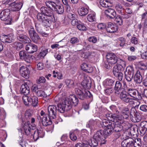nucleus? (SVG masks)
<instances>
[{
	"mask_svg": "<svg viewBox=\"0 0 147 147\" xmlns=\"http://www.w3.org/2000/svg\"><path fill=\"white\" fill-rule=\"evenodd\" d=\"M35 127V125H32L29 122H23L21 125V130L24 131L27 136H30L31 134L34 140L36 141L39 137L42 138L44 136V133L41 130L34 131L33 129Z\"/></svg>",
	"mask_w": 147,
	"mask_h": 147,
	"instance_id": "1",
	"label": "nucleus"
},
{
	"mask_svg": "<svg viewBox=\"0 0 147 147\" xmlns=\"http://www.w3.org/2000/svg\"><path fill=\"white\" fill-rule=\"evenodd\" d=\"M123 122V120L118 118V119H115V121L113 122V125L114 127H113V131L115 132H118L117 134H116V136L117 138H118L120 136L121 134L119 133L123 129V126L121 125Z\"/></svg>",
	"mask_w": 147,
	"mask_h": 147,
	"instance_id": "2",
	"label": "nucleus"
},
{
	"mask_svg": "<svg viewBox=\"0 0 147 147\" xmlns=\"http://www.w3.org/2000/svg\"><path fill=\"white\" fill-rule=\"evenodd\" d=\"M52 11L48 8L45 7H42L40 8L41 13L47 17L49 20L54 23L55 22L56 20Z\"/></svg>",
	"mask_w": 147,
	"mask_h": 147,
	"instance_id": "3",
	"label": "nucleus"
},
{
	"mask_svg": "<svg viewBox=\"0 0 147 147\" xmlns=\"http://www.w3.org/2000/svg\"><path fill=\"white\" fill-rule=\"evenodd\" d=\"M102 124L105 128L104 130L105 135L107 136L111 134L113 130L112 122L107 120L104 119Z\"/></svg>",
	"mask_w": 147,
	"mask_h": 147,
	"instance_id": "4",
	"label": "nucleus"
},
{
	"mask_svg": "<svg viewBox=\"0 0 147 147\" xmlns=\"http://www.w3.org/2000/svg\"><path fill=\"white\" fill-rule=\"evenodd\" d=\"M64 100L68 105V109H71L72 105L76 106L78 102V98L74 95H70L68 98H66Z\"/></svg>",
	"mask_w": 147,
	"mask_h": 147,
	"instance_id": "5",
	"label": "nucleus"
},
{
	"mask_svg": "<svg viewBox=\"0 0 147 147\" xmlns=\"http://www.w3.org/2000/svg\"><path fill=\"white\" fill-rule=\"evenodd\" d=\"M28 32L29 36L32 41L34 43H37L40 40V38L33 26L30 27V28H28Z\"/></svg>",
	"mask_w": 147,
	"mask_h": 147,
	"instance_id": "6",
	"label": "nucleus"
},
{
	"mask_svg": "<svg viewBox=\"0 0 147 147\" xmlns=\"http://www.w3.org/2000/svg\"><path fill=\"white\" fill-rule=\"evenodd\" d=\"M104 136H106L105 134L104 131L102 130L97 131L94 136V139L97 140L100 142V145L104 144L106 142L105 138Z\"/></svg>",
	"mask_w": 147,
	"mask_h": 147,
	"instance_id": "7",
	"label": "nucleus"
},
{
	"mask_svg": "<svg viewBox=\"0 0 147 147\" xmlns=\"http://www.w3.org/2000/svg\"><path fill=\"white\" fill-rule=\"evenodd\" d=\"M134 73V68L132 66H128L126 67L125 71V77L128 82H130L132 81Z\"/></svg>",
	"mask_w": 147,
	"mask_h": 147,
	"instance_id": "8",
	"label": "nucleus"
},
{
	"mask_svg": "<svg viewBox=\"0 0 147 147\" xmlns=\"http://www.w3.org/2000/svg\"><path fill=\"white\" fill-rule=\"evenodd\" d=\"M37 17L38 20L42 22L43 25L45 26L49 27L52 23L51 21L48 20V18L46 16L41 13L38 14Z\"/></svg>",
	"mask_w": 147,
	"mask_h": 147,
	"instance_id": "9",
	"label": "nucleus"
},
{
	"mask_svg": "<svg viewBox=\"0 0 147 147\" xmlns=\"http://www.w3.org/2000/svg\"><path fill=\"white\" fill-rule=\"evenodd\" d=\"M107 61L108 63L112 65L116 63L117 61V57L114 53H110L106 55Z\"/></svg>",
	"mask_w": 147,
	"mask_h": 147,
	"instance_id": "10",
	"label": "nucleus"
},
{
	"mask_svg": "<svg viewBox=\"0 0 147 147\" xmlns=\"http://www.w3.org/2000/svg\"><path fill=\"white\" fill-rule=\"evenodd\" d=\"M75 91L76 94L78 95L79 98L81 100L84 99L87 96H88L89 97L92 96L90 92L88 91L84 92L80 89L76 88Z\"/></svg>",
	"mask_w": 147,
	"mask_h": 147,
	"instance_id": "11",
	"label": "nucleus"
},
{
	"mask_svg": "<svg viewBox=\"0 0 147 147\" xmlns=\"http://www.w3.org/2000/svg\"><path fill=\"white\" fill-rule=\"evenodd\" d=\"M67 106L68 105H67V103L64 99L61 103L57 105V111L60 113H63L65 111H67L70 109H68Z\"/></svg>",
	"mask_w": 147,
	"mask_h": 147,
	"instance_id": "12",
	"label": "nucleus"
},
{
	"mask_svg": "<svg viewBox=\"0 0 147 147\" xmlns=\"http://www.w3.org/2000/svg\"><path fill=\"white\" fill-rule=\"evenodd\" d=\"M120 99L125 102H128L131 105L134 104V99L130 98L127 95L125 92L122 91L120 94Z\"/></svg>",
	"mask_w": 147,
	"mask_h": 147,
	"instance_id": "13",
	"label": "nucleus"
},
{
	"mask_svg": "<svg viewBox=\"0 0 147 147\" xmlns=\"http://www.w3.org/2000/svg\"><path fill=\"white\" fill-rule=\"evenodd\" d=\"M19 71L21 76L26 79L29 77L30 71L26 65H22L20 68Z\"/></svg>",
	"mask_w": 147,
	"mask_h": 147,
	"instance_id": "14",
	"label": "nucleus"
},
{
	"mask_svg": "<svg viewBox=\"0 0 147 147\" xmlns=\"http://www.w3.org/2000/svg\"><path fill=\"white\" fill-rule=\"evenodd\" d=\"M57 107L55 106L50 105L48 109V114L50 119H54L55 117Z\"/></svg>",
	"mask_w": 147,
	"mask_h": 147,
	"instance_id": "15",
	"label": "nucleus"
},
{
	"mask_svg": "<svg viewBox=\"0 0 147 147\" xmlns=\"http://www.w3.org/2000/svg\"><path fill=\"white\" fill-rule=\"evenodd\" d=\"M118 118L123 120L124 119H127L129 116V111L128 108H123L121 112H119Z\"/></svg>",
	"mask_w": 147,
	"mask_h": 147,
	"instance_id": "16",
	"label": "nucleus"
},
{
	"mask_svg": "<svg viewBox=\"0 0 147 147\" xmlns=\"http://www.w3.org/2000/svg\"><path fill=\"white\" fill-rule=\"evenodd\" d=\"M38 119H40L39 122H40L41 121L42 125L44 126H47L52 124V121L49 117H47L44 115L43 117H41L39 116L38 117Z\"/></svg>",
	"mask_w": 147,
	"mask_h": 147,
	"instance_id": "17",
	"label": "nucleus"
},
{
	"mask_svg": "<svg viewBox=\"0 0 147 147\" xmlns=\"http://www.w3.org/2000/svg\"><path fill=\"white\" fill-rule=\"evenodd\" d=\"M26 49L29 53H32L37 51L38 47L34 44L30 43L26 45Z\"/></svg>",
	"mask_w": 147,
	"mask_h": 147,
	"instance_id": "18",
	"label": "nucleus"
},
{
	"mask_svg": "<svg viewBox=\"0 0 147 147\" xmlns=\"http://www.w3.org/2000/svg\"><path fill=\"white\" fill-rule=\"evenodd\" d=\"M0 39L3 43H11L13 41V37L12 34L2 36L0 37Z\"/></svg>",
	"mask_w": 147,
	"mask_h": 147,
	"instance_id": "19",
	"label": "nucleus"
},
{
	"mask_svg": "<svg viewBox=\"0 0 147 147\" xmlns=\"http://www.w3.org/2000/svg\"><path fill=\"white\" fill-rule=\"evenodd\" d=\"M141 68H140L138 70L134 75V82L137 84H140L142 81V77L141 74Z\"/></svg>",
	"mask_w": 147,
	"mask_h": 147,
	"instance_id": "20",
	"label": "nucleus"
},
{
	"mask_svg": "<svg viewBox=\"0 0 147 147\" xmlns=\"http://www.w3.org/2000/svg\"><path fill=\"white\" fill-rule=\"evenodd\" d=\"M117 30V26L114 25L111 22L108 23L106 27V30L107 32L110 33H113Z\"/></svg>",
	"mask_w": 147,
	"mask_h": 147,
	"instance_id": "21",
	"label": "nucleus"
},
{
	"mask_svg": "<svg viewBox=\"0 0 147 147\" xmlns=\"http://www.w3.org/2000/svg\"><path fill=\"white\" fill-rule=\"evenodd\" d=\"M29 105L31 104L33 106H36L38 103V99L37 97L34 95L33 93H31L30 94Z\"/></svg>",
	"mask_w": 147,
	"mask_h": 147,
	"instance_id": "22",
	"label": "nucleus"
},
{
	"mask_svg": "<svg viewBox=\"0 0 147 147\" xmlns=\"http://www.w3.org/2000/svg\"><path fill=\"white\" fill-rule=\"evenodd\" d=\"M9 10L7 9L2 11L0 14V18L2 20H7L9 18Z\"/></svg>",
	"mask_w": 147,
	"mask_h": 147,
	"instance_id": "23",
	"label": "nucleus"
},
{
	"mask_svg": "<svg viewBox=\"0 0 147 147\" xmlns=\"http://www.w3.org/2000/svg\"><path fill=\"white\" fill-rule=\"evenodd\" d=\"M140 125L141 127L140 129V131L141 136H143L147 131V121L142 122Z\"/></svg>",
	"mask_w": 147,
	"mask_h": 147,
	"instance_id": "24",
	"label": "nucleus"
},
{
	"mask_svg": "<svg viewBox=\"0 0 147 147\" xmlns=\"http://www.w3.org/2000/svg\"><path fill=\"white\" fill-rule=\"evenodd\" d=\"M89 11L88 7L84 6L79 9H78V13L80 16H84L88 13Z\"/></svg>",
	"mask_w": 147,
	"mask_h": 147,
	"instance_id": "25",
	"label": "nucleus"
},
{
	"mask_svg": "<svg viewBox=\"0 0 147 147\" xmlns=\"http://www.w3.org/2000/svg\"><path fill=\"white\" fill-rule=\"evenodd\" d=\"M105 13L106 15L111 18H113L116 16V12L114 9L112 8H108L105 10Z\"/></svg>",
	"mask_w": 147,
	"mask_h": 147,
	"instance_id": "26",
	"label": "nucleus"
},
{
	"mask_svg": "<svg viewBox=\"0 0 147 147\" xmlns=\"http://www.w3.org/2000/svg\"><path fill=\"white\" fill-rule=\"evenodd\" d=\"M21 93L24 95H27L30 92V89L26 84H23L20 88Z\"/></svg>",
	"mask_w": 147,
	"mask_h": 147,
	"instance_id": "27",
	"label": "nucleus"
},
{
	"mask_svg": "<svg viewBox=\"0 0 147 147\" xmlns=\"http://www.w3.org/2000/svg\"><path fill=\"white\" fill-rule=\"evenodd\" d=\"M40 52L38 55V56L40 58L44 57L48 53V49L45 47H41L40 48Z\"/></svg>",
	"mask_w": 147,
	"mask_h": 147,
	"instance_id": "28",
	"label": "nucleus"
},
{
	"mask_svg": "<svg viewBox=\"0 0 147 147\" xmlns=\"http://www.w3.org/2000/svg\"><path fill=\"white\" fill-rule=\"evenodd\" d=\"M128 94L131 96L135 98H137L138 96V91L136 89L129 88L127 90Z\"/></svg>",
	"mask_w": 147,
	"mask_h": 147,
	"instance_id": "29",
	"label": "nucleus"
},
{
	"mask_svg": "<svg viewBox=\"0 0 147 147\" xmlns=\"http://www.w3.org/2000/svg\"><path fill=\"white\" fill-rule=\"evenodd\" d=\"M125 67V65L124 62L121 63V64L115 65L113 67V70L118 71L123 70Z\"/></svg>",
	"mask_w": 147,
	"mask_h": 147,
	"instance_id": "30",
	"label": "nucleus"
},
{
	"mask_svg": "<svg viewBox=\"0 0 147 147\" xmlns=\"http://www.w3.org/2000/svg\"><path fill=\"white\" fill-rule=\"evenodd\" d=\"M19 41L22 43H29L31 40L29 38L24 35H19Z\"/></svg>",
	"mask_w": 147,
	"mask_h": 147,
	"instance_id": "31",
	"label": "nucleus"
},
{
	"mask_svg": "<svg viewBox=\"0 0 147 147\" xmlns=\"http://www.w3.org/2000/svg\"><path fill=\"white\" fill-rule=\"evenodd\" d=\"M81 84L84 88L89 89L91 87V81L88 79H85L82 81Z\"/></svg>",
	"mask_w": 147,
	"mask_h": 147,
	"instance_id": "32",
	"label": "nucleus"
},
{
	"mask_svg": "<svg viewBox=\"0 0 147 147\" xmlns=\"http://www.w3.org/2000/svg\"><path fill=\"white\" fill-rule=\"evenodd\" d=\"M123 138L124 139L121 143V146H123L122 144L125 142V141H127V140L129 141L130 139H132L133 140V139L130 137L129 132L128 131H125V132L123 135Z\"/></svg>",
	"mask_w": 147,
	"mask_h": 147,
	"instance_id": "33",
	"label": "nucleus"
},
{
	"mask_svg": "<svg viewBox=\"0 0 147 147\" xmlns=\"http://www.w3.org/2000/svg\"><path fill=\"white\" fill-rule=\"evenodd\" d=\"M115 88V93L116 94H118L119 93V91L122 88L121 83L119 81H117L116 82Z\"/></svg>",
	"mask_w": 147,
	"mask_h": 147,
	"instance_id": "34",
	"label": "nucleus"
},
{
	"mask_svg": "<svg viewBox=\"0 0 147 147\" xmlns=\"http://www.w3.org/2000/svg\"><path fill=\"white\" fill-rule=\"evenodd\" d=\"M11 11H18V1L16 0L10 4Z\"/></svg>",
	"mask_w": 147,
	"mask_h": 147,
	"instance_id": "35",
	"label": "nucleus"
},
{
	"mask_svg": "<svg viewBox=\"0 0 147 147\" xmlns=\"http://www.w3.org/2000/svg\"><path fill=\"white\" fill-rule=\"evenodd\" d=\"M53 11H56L59 14L63 13L64 11L63 6L61 4L57 5L54 8Z\"/></svg>",
	"mask_w": 147,
	"mask_h": 147,
	"instance_id": "36",
	"label": "nucleus"
},
{
	"mask_svg": "<svg viewBox=\"0 0 147 147\" xmlns=\"http://www.w3.org/2000/svg\"><path fill=\"white\" fill-rule=\"evenodd\" d=\"M106 117L109 120L113 122L115 121V119H118V116H116L113 113H108L105 115Z\"/></svg>",
	"mask_w": 147,
	"mask_h": 147,
	"instance_id": "37",
	"label": "nucleus"
},
{
	"mask_svg": "<svg viewBox=\"0 0 147 147\" xmlns=\"http://www.w3.org/2000/svg\"><path fill=\"white\" fill-rule=\"evenodd\" d=\"M100 3L101 7L103 8H107L111 6V3L106 0H100Z\"/></svg>",
	"mask_w": 147,
	"mask_h": 147,
	"instance_id": "38",
	"label": "nucleus"
},
{
	"mask_svg": "<svg viewBox=\"0 0 147 147\" xmlns=\"http://www.w3.org/2000/svg\"><path fill=\"white\" fill-rule=\"evenodd\" d=\"M96 121L93 119L89 121L86 125V127L89 128L91 130L94 129L95 128V126L96 124Z\"/></svg>",
	"mask_w": 147,
	"mask_h": 147,
	"instance_id": "39",
	"label": "nucleus"
},
{
	"mask_svg": "<svg viewBox=\"0 0 147 147\" xmlns=\"http://www.w3.org/2000/svg\"><path fill=\"white\" fill-rule=\"evenodd\" d=\"M134 144L133 143V140L132 139L129 140V141L127 140V141H125L124 142H123L122 147H134Z\"/></svg>",
	"mask_w": 147,
	"mask_h": 147,
	"instance_id": "40",
	"label": "nucleus"
},
{
	"mask_svg": "<svg viewBox=\"0 0 147 147\" xmlns=\"http://www.w3.org/2000/svg\"><path fill=\"white\" fill-rule=\"evenodd\" d=\"M46 5L50 9L53 11L57 4L55 2L51 1H47L45 2Z\"/></svg>",
	"mask_w": 147,
	"mask_h": 147,
	"instance_id": "41",
	"label": "nucleus"
},
{
	"mask_svg": "<svg viewBox=\"0 0 147 147\" xmlns=\"http://www.w3.org/2000/svg\"><path fill=\"white\" fill-rule=\"evenodd\" d=\"M113 72L114 75L118 80L120 81L122 80L123 75L122 72L115 70H113Z\"/></svg>",
	"mask_w": 147,
	"mask_h": 147,
	"instance_id": "42",
	"label": "nucleus"
},
{
	"mask_svg": "<svg viewBox=\"0 0 147 147\" xmlns=\"http://www.w3.org/2000/svg\"><path fill=\"white\" fill-rule=\"evenodd\" d=\"M111 112L113 113L114 115L117 116H119V111H118L116 107L114 105H112L110 107Z\"/></svg>",
	"mask_w": 147,
	"mask_h": 147,
	"instance_id": "43",
	"label": "nucleus"
},
{
	"mask_svg": "<svg viewBox=\"0 0 147 147\" xmlns=\"http://www.w3.org/2000/svg\"><path fill=\"white\" fill-rule=\"evenodd\" d=\"M35 27L37 31L39 33L42 34V25L38 22L35 23Z\"/></svg>",
	"mask_w": 147,
	"mask_h": 147,
	"instance_id": "44",
	"label": "nucleus"
},
{
	"mask_svg": "<svg viewBox=\"0 0 147 147\" xmlns=\"http://www.w3.org/2000/svg\"><path fill=\"white\" fill-rule=\"evenodd\" d=\"M30 97V95L28 96H26V95H23L22 96V98L24 104L26 105H29V102L30 100L29 97Z\"/></svg>",
	"mask_w": 147,
	"mask_h": 147,
	"instance_id": "45",
	"label": "nucleus"
},
{
	"mask_svg": "<svg viewBox=\"0 0 147 147\" xmlns=\"http://www.w3.org/2000/svg\"><path fill=\"white\" fill-rule=\"evenodd\" d=\"M117 42L120 46L122 47L125 44V39L123 37H120L117 39Z\"/></svg>",
	"mask_w": 147,
	"mask_h": 147,
	"instance_id": "46",
	"label": "nucleus"
},
{
	"mask_svg": "<svg viewBox=\"0 0 147 147\" xmlns=\"http://www.w3.org/2000/svg\"><path fill=\"white\" fill-rule=\"evenodd\" d=\"M19 55L20 59L25 60L28 56L26 52L24 51H20L19 53Z\"/></svg>",
	"mask_w": 147,
	"mask_h": 147,
	"instance_id": "47",
	"label": "nucleus"
},
{
	"mask_svg": "<svg viewBox=\"0 0 147 147\" xmlns=\"http://www.w3.org/2000/svg\"><path fill=\"white\" fill-rule=\"evenodd\" d=\"M65 83L67 86L69 88L73 87L74 86V82L71 80H66L65 81Z\"/></svg>",
	"mask_w": 147,
	"mask_h": 147,
	"instance_id": "48",
	"label": "nucleus"
},
{
	"mask_svg": "<svg viewBox=\"0 0 147 147\" xmlns=\"http://www.w3.org/2000/svg\"><path fill=\"white\" fill-rule=\"evenodd\" d=\"M133 143L134 144V147H140L141 145V139L138 138L135 140L133 139Z\"/></svg>",
	"mask_w": 147,
	"mask_h": 147,
	"instance_id": "49",
	"label": "nucleus"
},
{
	"mask_svg": "<svg viewBox=\"0 0 147 147\" xmlns=\"http://www.w3.org/2000/svg\"><path fill=\"white\" fill-rule=\"evenodd\" d=\"M115 9L117 12L119 13H122L124 11V8L119 4H117L115 6Z\"/></svg>",
	"mask_w": 147,
	"mask_h": 147,
	"instance_id": "50",
	"label": "nucleus"
},
{
	"mask_svg": "<svg viewBox=\"0 0 147 147\" xmlns=\"http://www.w3.org/2000/svg\"><path fill=\"white\" fill-rule=\"evenodd\" d=\"M87 19L88 21L90 22H93L95 19V16L93 13L90 14L87 16Z\"/></svg>",
	"mask_w": 147,
	"mask_h": 147,
	"instance_id": "51",
	"label": "nucleus"
},
{
	"mask_svg": "<svg viewBox=\"0 0 147 147\" xmlns=\"http://www.w3.org/2000/svg\"><path fill=\"white\" fill-rule=\"evenodd\" d=\"M91 143L90 144V145L91 147H94L97 146L99 143H100L99 141L97 140L94 139L93 138V139L91 141Z\"/></svg>",
	"mask_w": 147,
	"mask_h": 147,
	"instance_id": "52",
	"label": "nucleus"
},
{
	"mask_svg": "<svg viewBox=\"0 0 147 147\" xmlns=\"http://www.w3.org/2000/svg\"><path fill=\"white\" fill-rule=\"evenodd\" d=\"M138 114L137 111L136 109L134 107L132 108L130 111V116L131 118L134 116H136V115Z\"/></svg>",
	"mask_w": 147,
	"mask_h": 147,
	"instance_id": "53",
	"label": "nucleus"
},
{
	"mask_svg": "<svg viewBox=\"0 0 147 147\" xmlns=\"http://www.w3.org/2000/svg\"><path fill=\"white\" fill-rule=\"evenodd\" d=\"M132 121L134 122H138L140 121L141 119V117H140V115L137 114L135 116H134L131 118Z\"/></svg>",
	"mask_w": 147,
	"mask_h": 147,
	"instance_id": "54",
	"label": "nucleus"
},
{
	"mask_svg": "<svg viewBox=\"0 0 147 147\" xmlns=\"http://www.w3.org/2000/svg\"><path fill=\"white\" fill-rule=\"evenodd\" d=\"M114 89L112 88H108L104 90L105 93L107 95H110V94L113 92Z\"/></svg>",
	"mask_w": 147,
	"mask_h": 147,
	"instance_id": "55",
	"label": "nucleus"
},
{
	"mask_svg": "<svg viewBox=\"0 0 147 147\" xmlns=\"http://www.w3.org/2000/svg\"><path fill=\"white\" fill-rule=\"evenodd\" d=\"M115 21L117 24L121 25L122 24L123 21L121 16H117L115 19Z\"/></svg>",
	"mask_w": 147,
	"mask_h": 147,
	"instance_id": "56",
	"label": "nucleus"
},
{
	"mask_svg": "<svg viewBox=\"0 0 147 147\" xmlns=\"http://www.w3.org/2000/svg\"><path fill=\"white\" fill-rule=\"evenodd\" d=\"M36 94L38 96H42L43 97H46L47 95L42 90H39L36 93Z\"/></svg>",
	"mask_w": 147,
	"mask_h": 147,
	"instance_id": "57",
	"label": "nucleus"
},
{
	"mask_svg": "<svg viewBox=\"0 0 147 147\" xmlns=\"http://www.w3.org/2000/svg\"><path fill=\"white\" fill-rule=\"evenodd\" d=\"M115 82L114 80L111 79H107L105 80V83L107 85L111 86L113 85Z\"/></svg>",
	"mask_w": 147,
	"mask_h": 147,
	"instance_id": "58",
	"label": "nucleus"
},
{
	"mask_svg": "<svg viewBox=\"0 0 147 147\" xmlns=\"http://www.w3.org/2000/svg\"><path fill=\"white\" fill-rule=\"evenodd\" d=\"M70 42L72 44H74L78 43L79 42V40L77 38L73 37L70 39Z\"/></svg>",
	"mask_w": 147,
	"mask_h": 147,
	"instance_id": "59",
	"label": "nucleus"
},
{
	"mask_svg": "<svg viewBox=\"0 0 147 147\" xmlns=\"http://www.w3.org/2000/svg\"><path fill=\"white\" fill-rule=\"evenodd\" d=\"M81 22H80L78 25L77 26V28L80 30L85 31L86 29V26L83 24H81Z\"/></svg>",
	"mask_w": 147,
	"mask_h": 147,
	"instance_id": "60",
	"label": "nucleus"
},
{
	"mask_svg": "<svg viewBox=\"0 0 147 147\" xmlns=\"http://www.w3.org/2000/svg\"><path fill=\"white\" fill-rule=\"evenodd\" d=\"M46 80L45 77L41 76L39 77L38 79L36 80V83L39 84L40 83H44L45 82Z\"/></svg>",
	"mask_w": 147,
	"mask_h": 147,
	"instance_id": "61",
	"label": "nucleus"
},
{
	"mask_svg": "<svg viewBox=\"0 0 147 147\" xmlns=\"http://www.w3.org/2000/svg\"><path fill=\"white\" fill-rule=\"evenodd\" d=\"M88 40L90 42H91L93 43H95L97 42V39L96 37L92 36L89 37Z\"/></svg>",
	"mask_w": 147,
	"mask_h": 147,
	"instance_id": "62",
	"label": "nucleus"
},
{
	"mask_svg": "<svg viewBox=\"0 0 147 147\" xmlns=\"http://www.w3.org/2000/svg\"><path fill=\"white\" fill-rule=\"evenodd\" d=\"M76 16V14L72 13L71 12L69 13L68 14V18L71 20L75 19Z\"/></svg>",
	"mask_w": 147,
	"mask_h": 147,
	"instance_id": "63",
	"label": "nucleus"
},
{
	"mask_svg": "<svg viewBox=\"0 0 147 147\" xmlns=\"http://www.w3.org/2000/svg\"><path fill=\"white\" fill-rule=\"evenodd\" d=\"M80 22V21H78L77 19H74L72 20L71 23L72 25L75 26L78 25Z\"/></svg>",
	"mask_w": 147,
	"mask_h": 147,
	"instance_id": "64",
	"label": "nucleus"
}]
</instances>
